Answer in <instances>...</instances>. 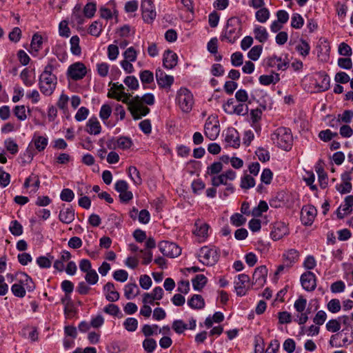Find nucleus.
I'll return each mask as SVG.
<instances>
[{"label": "nucleus", "instance_id": "nucleus-1", "mask_svg": "<svg viewBox=\"0 0 353 353\" xmlns=\"http://www.w3.org/2000/svg\"><path fill=\"white\" fill-rule=\"evenodd\" d=\"M53 69L52 64L47 65L40 76L39 88L41 92L46 96L51 95L56 88L57 77L52 73Z\"/></svg>", "mask_w": 353, "mask_h": 353}, {"label": "nucleus", "instance_id": "nucleus-2", "mask_svg": "<svg viewBox=\"0 0 353 353\" xmlns=\"http://www.w3.org/2000/svg\"><path fill=\"white\" fill-rule=\"evenodd\" d=\"M130 94L125 93L121 101L128 105V110L134 119H141L149 113L150 109L141 104L140 97L136 96L130 100Z\"/></svg>", "mask_w": 353, "mask_h": 353}, {"label": "nucleus", "instance_id": "nucleus-3", "mask_svg": "<svg viewBox=\"0 0 353 353\" xmlns=\"http://www.w3.org/2000/svg\"><path fill=\"white\" fill-rule=\"evenodd\" d=\"M272 140L274 143L284 150H290L293 141L290 130L285 128H278L272 134Z\"/></svg>", "mask_w": 353, "mask_h": 353}, {"label": "nucleus", "instance_id": "nucleus-4", "mask_svg": "<svg viewBox=\"0 0 353 353\" xmlns=\"http://www.w3.org/2000/svg\"><path fill=\"white\" fill-rule=\"evenodd\" d=\"M240 31V21L237 18L232 17L227 21L221 40L226 39L230 43H234L239 37L241 34Z\"/></svg>", "mask_w": 353, "mask_h": 353}, {"label": "nucleus", "instance_id": "nucleus-5", "mask_svg": "<svg viewBox=\"0 0 353 353\" xmlns=\"http://www.w3.org/2000/svg\"><path fill=\"white\" fill-rule=\"evenodd\" d=\"M176 103L182 112L188 113L194 105V99L192 92L185 88H181L176 93Z\"/></svg>", "mask_w": 353, "mask_h": 353}, {"label": "nucleus", "instance_id": "nucleus-6", "mask_svg": "<svg viewBox=\"0 0 353 353\" xmlns=\"http://www.w3.org/2000/svg\"><path fill=\"white\" fill-rule=\"evenodd\" d=\"M219 257L217 250L214 247L204 246L198 254L199 261L205 265H214L218 261Z\"/></svg>", "mask_w": 353, "mask_h": 353}, {"label": "nucleus", "instance_id": "nucleus-7", "mask_svg": "<svg viewBox=\"0 0 353 353\" xmlns=\"http://www.w3.org/2000/svg\"><path fill=\"white\" fill-rule=\"evenodd\" d=\"M159 248L161 252L165 256L175 258L181 253V249L176 244L163 241L159 243Z\"/></svg>", "mask_w": 353, "mask_h": 353}, {"label": "nucleus", "instance_id": "nucleus-8", "mask_svg": "<svg viewBox=\"0 0 353 353\" xmlns=\"http://www.w3.org/2000/svg\"><path fill=\"white\" fill-rule=\"evenodd\" d=\"M223 109L228 114H236L239 115H245L248 112V107L245 103L234 104L233 99H228L227 103L223 105Z\"/></svg>", "mask_w": 353, "mask_h": 353}, {"label": "nucleus", "instance_id": "nucleus-9", "mask_svg": "<svg viewBox=\"0 0 353 353\" xmlns=\"http://www.w3.org/2000/svg\"><path fill=\"white\" fill-rule=\"evenodd\" d=\"M87 73L86 67L83 63L76 62L69 66L68 75L72 79L77 81L83 79Z\"/></svg>", "mask_w": 353, "mask_h": 353}, {"label": "nucleus", "instance_id": "nucleus-10", "mask_svg": "<svg viewBox=\"0 0 353 353\" xmlns=\"http://www.w3.org/2000/svg\"><path fill=\"white\" fill-rule=\"evenodd\" d=\"M142 17L147 23H151L157 13L152 0H143L141 3Z\"/></svg>", "mask_w": 353, "mask_h": 353}, {"label": "nucleus", "instance_id": "nucleus-11", "mask_svg": "<svg viewBox=\"0 0 353 353\" xmlns=\"http://www.w3.org/2000/svg\"><path fill=\"white\" fill-rule=\"evenodd\" d=\"M236 172L232 170H228L226 172L212 178V185L213 186H219L220 185H227L230 184L229 181H233L236 178Z\"/></svg>", "mask_w": 353, "mask_h": 353}, {"label": "nucleus", "instance_id": "nucleus-12", "mask_svg": "<svg viewBox=\"0 0 353 353\" xmlns=\"http://www.w3.org/2000/svg\"><path fill=\"white\" fill-rule=\"evenodd\" d=\"M234 283L237 295L243 296L250 287V278L245 274H239L238 279Z\"/></svg>", "mask_w": 353, "mask_h": 353}, {"label": "nucleus", "instance_id": "nucleus-13", "mask_svg": "<svg viewBox=\"0 0 353 353\" xmlns=\"http://www.w3.org/2000/svg\"><path fill=\"white\" fill-rule=\"evenodd\" d=\"M115 190L119 192V197L122 201L128 202L133 197L132 192L128 190V184L125 181H118L115 183Z\"/></svg>", "mask_w": 353, "mask_h": 353}, {"label": "nucleus", "instance_id": "nucleus-14", "mask_svg": "<svg viewBox=\"0 0 353 353\" xmlns=\"http://www.w3.org/2000/svg\"><path fill=\"white\" fill-rule=\"evenodd\" d=\"M267 275L268 269L266 266L261 265L256 268L252 276L253 283L256 285L258 288L263 286L266 282Z\"/></svg>", "mask_w": 353, "mask_h": 353}, {"label": "nucleus", "instance_id": "nucleus-15", "mask_svg": "<svg viewBox=\"0 0 353 353\" xmlns=\"http://www.w3.org/2000/svg\"><path fill=\"white\" fill-rule=\"evenodd\" d=\"M303 288L307 291H313L316 286V276L312 272H306L301 276Z\"/></svg>", "mask_w": 353, "mask_h": 353}, {"label": "nucleus", "instance_id": "nucleus-16", "mask_svg": "<svg viewBox=\"0 0 353 353\" xmlns=\"http://www.w3.org/2000/svg\"><path fill=\"white\" fill-rule=\"evenodd\" d=\"M317 211L313 205L303 207L301 212V219L303 224L311 225L314 220Z\"/></svg>", "mask_w": 353, "mask_h": 353}, {"label": "nucleus", "instance_id": "nucleus-17", "mask_svg": "<svg viewBox=\"0 0 353 353\" xmlns=\"http://www.w3.org/2000/svg\"><path fill=\"white\" fill-rule=\"evenodd\" d=\"M288 234V228L287 225L283 222H276L273 226V230L271 232V236L273 240L277 241L282 239Z\"/></svg>", "mask_w": 353, "mask_h": 353}, {"label": "nucleus", "instance_id": "nucleus-18", "mask_svg": "<svg viewBox=\"0 0 353 353\" xmlns=\"http://www.w3.org/2000/svg\"><path fill=\"white\" fill-rule=\"evenodd\" d=\"M156 79L159 85L163 88H169L174 82V77L166 74L161 70L156 71Z\"/></svg>", "mask_w": 353, "mask_h": 353}, {"label": "nucleus", "instance_id": "nucleus-19", "mask_svg": "<svg viewBox=\"0 0 353 353\" xmlns=\"http://www.w3.org/2000/svg\"><path fill=\"white\" fill-rule=\"evenodd\" d=\"M177 55L172 51L168 50L163 54V65L168 69H172L177 64Z\"/></svg>", "mask_w": 353, "mask_h": 353}, {"label": "nucleus", "instance_id": "nucleus-20", "mask_svg": "<svg viewBox=\"0 0 353 353\" xmlns=\"http://www.w3.org/2000/svg\"><path fill=\"white\" fill-rule=\"evenodd\" d=\"M225 141L230 146L233 148H238L240 145L239 133L234 128L228 130Z\"/></svg>", "mask_w": 353, "mask_h": 353}, {"label": "nucleus", "instance_id": "nucleus-21", "mask_svg": "<svg viewBox=\"0 0 353 353\" xmlns=\"http://www.w3.org/2000/svg\"><path fill=\"white\" fill-rule=\"evenodd\" d=\"M103 290L105 293V298L108 301L114 302L119 300V293L115 290L112 283H107L103 287Z\"/></svg>", "mask_w": 353, "mask_h": 353}, {"label": "nucleus", "instance_id": "nucleus-22", "mask_svg": "<svg viewBox=\"0 0 353 353\" xmlns=\"http://www.w3.org/2000/svg\"><path fill=\"white\" fill-rule=\"evenodd\" d=\"M75 212L72 208L62 209L59 214L60 221L63 223L69 224L74 220Z\"/></svg>", "mask_w": 353, "mask_h": 353}, {"label": "nucleus", "instance_id": "nucleus-23", "mask_svg": "<svg viewBox=\"0 0 353 353\" xmlns=\"http://www.w3.org/2000/svg\"><path fill=\"white\" fill-rule=\"evenodd\" d=\"M219 133V128L216 123L207 121L205 124V134L211 140L215 139Z\"/></svg>", "mask_w": 353, "mask_h": 353}, {"label": "nucleus", "instance_id": "nucleus-24", "mask_svg": "<svg viewBox=\"0 0 353 353\" xmlns=\"http://www.w3.org/2000/svg\"><path fill=\"white\" fill-rule=\"evenodd\" d=\"M86 131L90 134L97 135L100 134L101 126L96 117H92L88 120L86 124Z\"/></svg>", "mask_w": 353, "mask_h": 353}, {"label": "nucleus", "instance_id": "nucleus-25", "mask_svg": "<svg viewBox=\"0 0 353 353\" xmlns=\"http://www.w3.org/2000/svg\"><path fill=\"white\" fill-rule=\"evenodd\" d=\"M195 230H194V234L198 236L199 238H205L208 235V231L209 229V225L203 223L201 221L198 220L195 222L194 224Z\"/></svg>", "mask_w": 353, "mask_h": 353}, {"label": "nucleus", "instance_id": "nucleus-26", "mask_svg": "<svg viewBox=\"0 0 353 353\" xmlns=\"http://www.w3.org/2000/svg\"><path fill=\"white\" fill-rule=\"evenodd\" d=\"M254 38L260 43L265 42L268 39L267 30L261 26H256L253 30Z\"/></svg>", "mask_w": 353, "mask_h": 353}, {"label": "nucleus", "instance_id": "nucleus-27", "mask_svg": "<svg viewBox=\"0 0 353 353\" xmlns=\"http://www.w3.org/2000/svg\"><path fill=\"white\" fill-rule=\"evenodd\" d=\"M267 64L270 67H276L278 70H284L287 68V63L283 61L281 57L273 56L267 60Z\"/></svg>", "mask_w": 353, "mask_h": 353}, {"label": "nucleus", "instance_id": "nucleus-28", "mask_svg": "<svg viewBox=\"0 0 353 353\" xmlns=\"http://www.w3.org/2000/svg\"><path fill=\"white\" fill-rule=\"evenodd\" d=\"M188 305L193 309H201L204 307V300L201 295L194 294L188 301Z\"/></svg>", "mask_w": 353, "mask_h": 353}, {"label": "nucleus", "instance_id": "nucleus-29", "mask_svg": "<svg viewBox=\"0 0 353 353\" xmlns=\"http://www.w3.org/2000/svg\"><path fill=\"white\" fill-rule=\"evenodd\" d=\"M279 74L274 73L270 75H261L259 77V82L264 85H268L271 83L275 84L279 81Z\"/></svg>", "mask_w": 353, "mask_h": 353}, {"label": "nucleus", "instance_id": "nucleus-30", "mask_svg": "<svg viewBox=\"0 0 353 353\" xmlns=\"http://www.w3.org/2000/svg\"><path fill=\"white\" fill-rule=\"evenodd\" d=\"M125 296L128 299H132L139 293L138 286L135 283H129L125 286Z\"/></svg>", "mask_w": 353, "mask_h": 353}, {"label": "nucleus", "instance_id": "nucleus-31", "mask_svg": "<svg viewBox=\"0 0 353 353\" xmlns=\"http://www.w3.org/2000/svg\"><path fill=\"white\" fill-rule=\"evenodd\" d=\"M270 16L269 10L264 7L257 10L255 14L256 19L261 23H265L269 19Z\"/></svg>", "mask_w": 353, "mask_h": 353}, {"label": "nucleus", "instance_id": "nucleus-32", "mask_svg": "<svg viewBox=\"0 0 353 353\" xmlns=\"http://www.w3.org/2000/svg\"><path fill=\"white\" fill-rule=\"evenodd\" d=\"M192 282L194 289L200 291L206 284L207 278L203 274H198Z\"/></svg>", "mask_w": 353, "mask_h": 353}, {"label": "nucleus", "instance_id": "nucleus-33", "mask_svg": "<svg viewBox=\"0 0 353 353\" xmlns=\"http://www.w3.org/2000/svg\"><path fill=\"white\" fill-rule=\"evenodd\" d=\"M128 175L132 181L136 185H140L142 183V179L140 176L139 170L134 166H130L128 168Z\"/></svg>", "mask_w": 353, "mask_h": 353}, {"label": "nucleus", "instance_id": "nucleus-34", "mask_svg": "<svg viewBox=\"0 0 353 353\" xmlns=\"http://www.w3.org/2000/svg\"><path fill=\"white\" fill-rule=\"evenodd\" d=\"M70 50L74 55H79L81 52V47L79 46V38L78 36H73L70 39Z\"/></svg>", "mask_w": 353, "mask_h": 353}, {"label": "nucleus", "instance_id": "nucleus-35", "mask_svg": "<svg viewBox=\"0 0 353 353\" xmlns=\"http://www.w3.org/2000/svg\"><path fill=\"white\" fill-rule=\"evenodd\" d=\"M137 55L138 52L133 47L127 48L123 53V59L132 62H134L137 60Z\"/></svg>", "mask_w": 353, "mask_h": 353}, {"label": "nucleus", "instance_id": "nucleus-36", "mask_svg": "<svg viewBox=\"0 0 353 353\" xmlns=\"http://www.w3.org/2000/svg\"><path fill=\"white\" fill-rule=\"evenodd\" d=\"M296 49L301 55L306 57L310 52V47L307 42L301 40L300 43L296 45Z\"/></svg>", "mask_w": 353, "mask_h": 353}, {"label": "nucleus", "instance_id": "nucleus-37", "mask_svg": "<svg viewBox=\"0 0 353 353\" xmlns=\"http://www.w3.org/2000/svg\"><path fill=\"white\" fill-rule=\"evenodd\" d=\"M268 209L267 203L261 201L257 207L254 208L252 211V215L254 216H260L263 212H266Z\"/></svg>", "mask_w": 353, "mask_h": 353}, {"label": "nucleus", "instance_id": "nucleus-38", "mask_svg": "<svg viewBox=\"0 0 353 353\" xmlns=\"http://www.w3.org/2000/svg\"><path fill=\"white\" fill-rule=\"evenodd\" d=\"M23 83L27 86H31L34 83V78L31 77L30 71L28 68H25L20 75Z\"/></svg>", "mask_w": 353, "mask_h": 353}, {"label": "nucleus", "instance_id": "nucleus-39", "mask_svg": "<svg viewBox=\"0 0 353 353\" xmlns=\"http://www.w3.org/2000/svg\"><path fill=\"white\" fill-rule=\"evenodd\" d=\"M223 169L222 163L220 161L214 162L208 168L207 173L210 175L216 176Z\"/></svg>", "mask_w": 353, "mask_h": 353}, {"label": "nucleus", "instance_id": "nucleus-40", "mask_svg": "<svg viewBox=\"0 0 353 353\" xmlns=\"http://www.w3.org/2000/svg\"><path fill=\"white\" fill-rule=\"evenodd\" d=\"M132 145V142L130 139L121 137L117 139V146L119 149L127 150L129 149Z\"/></svg>", "mask_w": 353, "mask_h": 353}, {"label": "nucleus", "instance_id": "nucleus-41", "mask_svg": "<svg viewBox=\"0 0 353 353\" xmlns=\"http://www.w3.org/2000/svg\"><path fill=\"white\" fill-rule=\"evenodd\" d=\"M125 328L128 332H134L138 326V321L134 318H128L123 323Z\"/></svg>", "mask_w": 353, "mask_h": 353}, {"label": "nucleus", "instance_id": "nucleus-42", "mask_svg": "<svg viewBox=\"0 0 353 353\" xmlns=\"http://www.w3.org/2000/svg\"><path fill=\"white\" fill-rule=\"evenodd\" d=\"M255 185L254 179L252 176L246 174L241 179V187L243 189H248L254 187Z\"/></svg>", "mask_w": 353, "mask_h": 353}, {"label": "nucleus", "instance_id": "nucleus-43", "mask_svg": "<svg viewBox=\"0 0 353 353\" xmlns=\"http://www.w3.org/2000/svg\"><path fill=\"white\" fill-rule=\"evenodd\" d=\"M230 221L232 225L239 227L245 223L246 219L241 214L236 213L231 216Z\"/></svg>", "mask_w": 353, "mask_h": 353}, {"label": "nucleus", "instance_id": "nucleus-44", "mask_svg": "<svg viewBox=\"0 0 353 353\" xmlns=\"http://www.w3.org/2000/svg\"><path fill=\"white\" fill-rule=\"evenodd\" d=\"M262 52V46H255L251 48V50L249 51L248 56V57L253 60L256 61Z\"/></svg>", "mask_w": 353, "mask_h": 353}, {"label": "nucleus", "instance_id": "nucleus-45", "mask_svg": "<svg viewBox=\"0 0 353 353\" xmlns=\"http://www.w3.org/2000/svg\"><path fill=\"white\" fill-rule=\"evenodd\" d=\"M42 43H43V39L41 37V35L38 34H34L32 37V41H31V48L37 52L41 45H42Z\"/></svg>", "mask_w": 353, "mask_h": 353}, {"label": "nucleus", "instance_id": "nucleus-46", "mask_svg": "<svg viewBox=\"0 0 353 353\" xmlns=\"http://www.w3.org/2000/svg\"><path fill=\"white\" fill-rule=\"evenodd\" d=\"M10 232L15 236H19L23 233L22 225L17 221H12L10 225Z\"/></svg>", "mask_w": 353, "mask_h": 353}, {"label": "nucleus", "instance_id": "nucleus-47", "mask_svg": "<svg viewBox=\"0 0 353 353\" xmlns=\"http://www.w3.org/2000/svg\"><path fill=\"white\" fill-rule=\"evenodd\" d=\"M172 329L177 333L181 334L188 329V324L181 320H176L172 323Z\"/></svg>", "mask_w": 353, "mask_h": 353}, {"label": "nucleus", "instance_id": "nucleus-48", "mask_svg": "<svg viewBox=\"0 0 353 353\" xmlns=\"http://www.w3.org/2000/svg\"><path fill=\"white\" fill-rule=\"evenodd\" d=\"M139 77L143 83H150L154 81L153 73L148 70L142 71Z\"/></svg>", "mask_w": 353, "mask_h": 353}, {"label": "nucleus", "instance_id": "nucleus-49", "mask_svg": "<svg viewBox=\"0 0 353 353\" xmlns=\"http://www.w3.org/2000/svg\"><path fill=\"white\" fill-rule=\"evenodd\" d=\"M124 83L130 90H137L139 88V82L137 79L134 76H128L124 79Z\"/></svg>", "mask_w": 353, "mask_h": 353}, {"label": "nucleus", "instance_id": "nucleus-50", "mask_svg": "<svg viewBox=\"0 0 353 353\" xmlns=\"http://www.w3.org/2000/svg\"><path fill=\"white\" fill-rule=\"evenodd\" d=\"M85 279L89 284L94 285L98 281L99 276L94 270H91L86 272Z\"/></svg>", "mask_w": 353, "mask_h": 353}, {"label": "nucleus", "instance_id": "nucleus-51", "mask_svg": "<svg viewBox=\"0 0 353 353\" xmlns=\"http://www.w3.org/2000/svg\"><path fill=\"white\" fill-rule=\"evenodd\" d=\"M319 78L321 79V81L320 83H318V86L322 91H325L329 89L330 88V77L324 74H320Z\"/></svg>", "mask_w": 353, "mask_h": 353}, {"label": "nucleus", "instance_id": "nucleus-52", "mask_svg": "<svg viewBox=\"0 0 353 353\" xmlns=\"http://www.w3.org/2000/svg\"><path fill=\"white\" fill-rule=\"evenodd\" d=\"M35 148L41 151L45 149L48 144V139L43 137L39 136L34 139Z\"/></svg>", "mask_w": 353, "mask_h": 353}, {"label": "nucleus", "instance_id": "nucleus-53", "mask_svg": "<svg viewBox=\"0 0 353 353\" xmlns=\"http://www.w3.org/2000/svg\"><path fill=\"white\" fill-rule=\"evenodd\" d=\"M119 54V48L117 45L111 44L108 47V57L110 60H115Z\"/></svg>", "mask_w": 353, "mask_h": 353}, {"label": "nucleus", "instance_id": "nucleus-54", "mask_svg": "<svg viewBox=\"0 0 353 353\" xmlns=\"http://www.w3.org/2000/svg\"><path fill=\"white\" fill-rule=\"evenodd\" d=\"M338 52L340 55L345 57H350L352 53L351 47L345 42L339 45Z\"/></svg>", "mask_w": 353, "mask_h": 353}, {"label": "nucleus", "instance_id": "nucleus-55", "mask_svg": "<svg viewBox=\"0 0 353 353\" xmlns=\"http://www.w3.org/2000/svg\"><path fill=\"white\" fill-rule=\"evenodd\" d=\"M341 303L339 299H332L327 303V309L332 313H336L341 310Z\"/></svg>", "mask_w": 353, "mask_h": 353}, {"label": "nucleus", "instance_id": "nucleus-56", "mask_svg": "<svg viewBox=\"0 0 353 353\" xmlns=\"http://www.w3.org/2000/svg\"><path fill=\"white\" fill-rule=\"evenodd\" d=\"M284 256L285 259L291 263L298 260L299 257V253L297 250L291 249L286 252V253L284 254Z\"/></svg>", "mask_w": 353, "mask_h": 353}, {"label": "nucleus", "instance_id": "nucleus-57", "mask_svg": "<svg viewBox=\"0 0 353 353\" xmlns=\"http://www.w3.org/2000/svg\"><path fill=\"white\" fill-rule=\"evenodd\" d=\"M338 134L336 132H332L330 130H325L321 131L319 134V138L323 141H329L333 137H337Z\"/></svg>", "mask_w": 353, "mask_h": 353}, {"label": "nucleus", "instance_id": "nucleus-58", "mask_svg": "<svg viewBox=\"0 0 353 353\" xmlns=\"http://www.w3.org/2000/svg\"><path fill=\"white\" fill-rule=\"evenodd\" d=\"M102 30V25L100 22H93L89 28V33L93 36L98 37Z\"/></svg>", "mask_w": 353, "mask_h": 353}, {"label": "nucleus", "instance_id": "nucleus-59", "mask_svg": "<svg viewBox=\"0 0 353 353\" xmlns=\"http://www.w3.org/2000/svg\"><path fill=\"white\" fill-rule=\"evenodd\" d=\"M303 25V19L299 14H294L292 17L291 26L296 29L301 28Z\"/></svg>", "mask_w": 353, "mask_h": 353}, {"label": "nucleus", "instance_id": "nucleus-60", "mask_svg": "<svg viewBox=\"0 0 353 353\" xmlns=\"http://www.w3.org/2000/svg\"><path fill=\"white\" fill-rule=\"evenodd\" d=\"M111 112V107L108 104H104L101 108L99 116L103 121H105L110 117Z\"/></svg>", "mask_w": 353, "mask_h": 353}, {"label": "nucleus", "instance_id": "nucleus-61", "mask_svg": "<svg viewBox=\"0 0 353 353\" xmlns=\"http://www.w3.org/2000/svg\"><path fill=\"white\" fill-rule=\"evenodd\" d=\"M352 211V209L350 208L348 205H346V203H345L343 205H341L337 211H336V215L339 219H343L347 214H350Z\"/></svg>", "mask_w": 353, "mask_h": 353}, {"label": "nucleus", "instance_id": "nucleus-62", "mask_svg": "<svg viewBox=\"0 0 353 353\" xmlns=\"http://www.w3.org/2000/svg\"><path fill=\"white\" fill-rule=\"evenodd\" d=\"M74 197V192L68 188L63 189L60 194V198L62 201L70 202Z\"/></svg>", "mask_w": 353, "mask_h": 353}, {"label": "nucleus", "instance_id": "nucleus-63", "mask_svg": "<svg viewBox=\"0 0 353 353\" xmlns=\"http://www.w3.org/2000/svg\"><path fill=\"white\" fill-rule=\"evenodd\" d=\"M243 57L239 52H234L231 56V63L234 66H240L243 64Z\"/></svg>", "mask_w": 353, "mask_h": 353}, {"label": "nucleus", "instance_id": "nucleus-64", "mask_svg": "<svg viewBox=\"0 0 353 353\" xmlns=\"http://www.w3.org/2000/svg\"><path fill=\"white\" fill-rule=\"evenodd\" d=\"M338 117L341 123H348L352 121L353 112L352 110H345L342 114H339Z\"/></svg>", "mask_w": 353, "mask_h": 353}]
</instances>
